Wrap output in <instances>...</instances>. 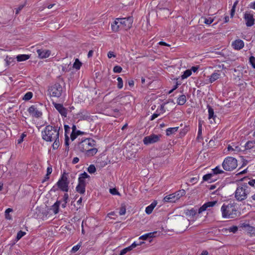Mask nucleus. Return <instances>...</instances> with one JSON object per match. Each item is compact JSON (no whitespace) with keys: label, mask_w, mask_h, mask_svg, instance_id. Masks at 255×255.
Segmentation results:
<instances>
[{"label":"nucleus","mask_w":255,"mask_h":255,"mask_svg":"<svg viewBox=\"0 0 255 255\" xmlns=\"http://www.w3.org/2000/svg\"><path fill=\"white\" fill-rule=\"evenodd\" d=\"M96 141L91 138H86L80 142L78 145V149L81 152H86L88 156H93L98 151L95 148Z\"/></svg>","instance_id":"1"},{"label":"nucleus","mask_w":255,"mask_h":255,"mask_svg":"<svg viewBox=\"0 0 255 255\" xmlns=\"http://www.w3.org/2000/svg\"><path fill=\"white\" fill-rule=\"evenodd\" d=\"M43 139L46 141H53L54 139L59 137V128L51 125L46 126L43 131H42Z\"/></svg>","instance_id":"2"},{"label":"nucleus","mask_w":255,"mask_h":255,"mask_svg":"<svg viewBox=\"0 0 255 255\" xmlns=\"http://www.w3.org/2000/svg\"><path fill=\"white\" fill-rule=\"evenodd\" d=\"M223 218H235L237 216V210L233 204H224L221 209Z\"/></svg>","instance_id":"3"},{"label":"nucleus","mask_w":255,"mask_h":255,"mask_svg":"<svg viewBox=\"0 0 255 255\" xmlns=\"http://www.w3.org/2000/svg\"><path fill=\"white\" fill-rule=\"evenodd\" d=\"M248 186L246 184L237 187L235 192V197L238 201H243L247 199L249 192Z\"/></svg>","instance_id":"4"},{"label":"nucleus","mask_w":255,"mask_h":255,"mask_svg":"<svg viewBox=\"0 0 255 255\" xmlns=\"http://www.w3.org/2000/svg\"><path fill=\"white\" fill-rule=\"evenodd\" d=\"M237 160L232 157L225 158L222 163L223 168L227 171H231L237 167Z\"/></svg>","instance_id":"5"},{"label":"nucleus","mask_w":255,"mask_h":255,"mask_svg":"<svg viewBox=\"0 0 255 255\" xmlns=\"http://www.w3.org/2000/svg\"><path fill=\"white\" fill-rule=\"evenodd\" d=\"M63 88L61 85L58 83H55L50 87L48 89V94L52 97L59 98L61 96Z\"/></svg>","instance_id":"6"},{"label":"nucleus","mask_w":255,"mask_h":255,"mask_svg":"<svg viewBox=\"0 0 255 255\" xmlns=\"http://www.w3.org/2000/svg\"><path fill=\"white\" fill-rule=\"evenodd\" d=\"M65 173L64 172L61 176L56 184L61 190L68 192L69 182L67 180V177L64 175Z\"/></svg>","instance_id":"7"},{"label":"nucleus","mask_w":255,"mask_h":255,"mask_svg":"<svg viewBox=\"0 0 255 255\" xmlns=\"http://www.w3.org/2000/svg\"><path fill=\"white\" fill-rule=\"evenodd\" d=\"M160 135L152 134L144 137L143 142L144 144L148 145L158 142L160 139Z\"/></svg>","instance_id":"8"},{"label":"nucleus","mask_w":255,"mask_h":255,"mask_svg":"<svg viewBox=\"0 0 255 255\" xmlns=\"http://www.w3.org/2000/svg\"><path fill=\"white\" fill-rule=\"evenodd\" d=\"M120 20L121 28L125 29L130 28L133 22L132 17L130 16L126 18H120Z\"/></svg>","instance_id":"9"},{"label":"nucleus","mask_w":255,"mask_h":255,"mask_svg":"<svg viewBox=\"0 0 255 255\" xmlns=\"http://www.w3.org/2000/svg\"><path fill=\"white\" fill-rule=\"evenodd\" d=\"M27 111L29 114L33 117L38 118L42 116V112L38 111L34 105L30 106Z\"/></svg>","instance_id":"10"},{"label":"nucleus","mask_w":255,"mask_h":255,"mask_svg":"<svg viewBox=\"0 0 255 255\" xmlns=\"http://www.w3.org/2000/svg\"><path fill=\"white\" fill-rule=\"evenodd\" d=\"M55 108L58 111L62 116L67 117V110L64 108L62 104L53 103Z\"/></svg>","instance_id":"11"},{"label":"nucleus","mask_w":255,"mask_h":255,"mask_svg":"<svg viewBox=\"0 0 255 255\" xmlns=\"http://www.w3.org/2000/svg\"><path fill=\"white\" fill-rule=\"evenodd\" d=\"M244 18L246 21V24L247 26H252L254 24L255 19L252 14L245 13L244 14Z\"/></svg>","instance_id":"12"},{"label":"nucleus","mask_w":255,"mask_h":255,"mask_svg":"<svg viewBox=\"0 0 255 255\" xmlns=\"http://www.w3.org/2000/svg\"><path fill=\"white\" fill-rule=\"evenodd\" d=\"M217 203V201L208 202L203 204L198 209V214H200L203 211L207 210L208 207H211L214 206Z\"/></svg>","instance_id":"13"},{"label":"nucleus","mask_w":255,"mask_h":255,"mask_svg":"<svg viewBox=\"0 0 255 255\" xmlns=\"http://www.w3.org/2000/svg\"><path fill=\"white\" fill-rule=\"evenodd\" d=\"M37 53L40 58H46L49 56L51 54L50 51L49 50L39 49L37 50Z\"/></svg>","instance_id":"14"},{"label":"nucleus","mask_w":255,"mask_h":255,"mask_svg":"<svg viewBox=\"0 0 255 255\" xmlns=\"http://www.w3.org/2000/svg\"><path fill=\"white\" fill-rule=\"evenodd\" d=\"M232 46L235 49L240 50L244 46V42L241 39H237L232 43Z\"/></svg>","instance_id":"15"},{"label":"nucleus","mask_w":255,"mask_h":255,"mask_svg":"<svg viewBox=\"0 0 255 255\" xmlns=\"http://www.w3.org/2000/svg\"><path fill=\"white\" fill-rule=\"evenodd\" d=\"M164 201L166 202H175L178 200L177 197H176L175 193L169 194L166 196L164 199Z\"/></svg>","instance_id":"16"},{"label":"nucleus","mask_w":255,"mask_h":255,"mask_svg":"<svg viewBox=\"0 0 255 255\" xmlns=\"http://www.w3.org/2000/svg\"><path fill=\"white\" fill-rule=\"evenodd\" d=\"M120 22V18H116L113 23L112 24L111 27L113 31L117 32L119 30L120 27L121 28Z\"/></svg>","instance_id":"17"},{"label":"nucleus","mask_w":255,"mask_h":255,"mask_svg":"<svg viewBox=\"0 0 255 255\" xmlns=\"http://www.w3.org/2000/svg\"><path fill=\"white\" fill-rule=\"evenodd\" d=\"M136 247V245L135 244V242H134L130 246L122 250L121 251L120 255H125L127 252L131 251L133 249L135 248Z\"/></svg>","instance_id":"18"},{"label":"nucleus","mask_w":255,"mask_h":255,"mask_svg":"<svg viewBox=\"0 0 255 255\" xmlns=\"http://www.w3.org/2000/svg\"><path fill=\"white\" fill-rule=\"evenodd\" d=\"M157 205L156 201H153L150 205L148 206L145 209V212L147 214H150L152 213L154 208Z\"/></svg>","instance_id":"19"},{"label":"nucleus","mask_w":255,"mask_h":255,"mask_svg":"<svg viewBox=\"0 0 255 255\" xmlns=\"http://www.w3.org/2000/svg\"><path fill=\"white\" fill-rule=\"evenodd\" d=\"M61 204V201H57L52 206L51 210H52L55 214L59 212V205Z\"/></svg>","instance_id":"20"},{"label":"nucleus","mask_w":255,"mask_h":255,"mask_svg":"<svg viewBox=\"0 0 255 255\" xmlns=\"http://www.w3.org/2000/svg\"><path fill=\"white\" fill-rule=\"evenodd\" d=\"M197 209L192 208L190 210H186L185 213L186 216H189L190 218H192L196 215V214H197Z\"/></svg>","instance_id":"21"},{"label":"nucleus","mask_w":255,"mask_h":255,"mask_svg":"<svg viewBox=\"0 0 255 255\" xmlns=\"http://www.w3.org/2000/svg\"><path fill=\"white\" fill-rule=\"evenodd\" d=\"M30 55L28 54H20L16 57L17 61L21 62L28 59L30 58Z\"/></svg>","instance_id":"22"},{"label":"nucleus","mask_w":255,"mask_h":255,"mask_svg":"<svg viewBox=\"0 0 255 255\" xmlns=\"http://www.w3.org/2000/svg\"><path fill=\"white\" fill-rule=\"evenodd\" d=\"M186 102V98L184 95H181L177 99V104L179 105H183Z\"/></svg>","instance_id":"23"},{"label":"nucleus","mask_w":255,"mask_h":255,"mask_svg":"<svg viewBox=\"0 0 255 255\" xmlns=\"http://www.w3.org/2000/svg\"><path fill=\"white\" fill-rule=\"evenodd\" d=\"M178 129V127L170 128L166 129V133L167 135H170L175 133Z\"/></svg>","instance_id":"24"},{"label":"nucleus","mask_w":255,"mask_h":255,"mask_svg":"<svg viewBox=\"0 0 255 255\" xmlns=\"http://www.w3.org/2000/svg\"><path fill=\"white\" fill-rule=\"evenodd\" d=\"M207 108L208 109V113H209V119H214L216 117V116H214V112L213 108L210 106V105L207 106Z\"/></svg>","instance_id":"25"},{"label":"nucleus","mask_w":255,"mask_h":255,"mask_svg":"<svg viewBox=\"0 0 255 255\" xmlns=\"http://www.w3.org/2000/svg\"><path fill=\"white\" fill-rule=\"evenodd\" d=\"M85 187L86 186L78 184L76 188V191L78 193L83 194L85 192Z\"/></svg>","instance_id":"26"},{"label":"nucleus","mask_w":255,"mask_h":255,"mask_svg":"<svg viewBox=\"0 0 255 255\" xmlns=\"http://www.w3.org/2000/svg\"><path fill=\"white\" fill-rule=\"evenodd\" d=\"M154 234H156V232H155L146 234L145 235H143L140 236L139 239L145 240L148 238H152V237L153 236V235Z\"/></svg>","instance_id":"27"},{"label":"nucleus","mask_w":255,"mask_h":255,"mask_svg":"<svg viewBox=\"0 0 255 255\" xmlns=\"http://www.w3.org/2000/svg\"><path fill=\"white\" fill-rule=\"evenodd\" d=\"M192 74L191 70L187 69L183 72V74L181 75V78L182 80L185 79L189 77Z\"/></svg>","instance_id":"28"},{"label":"nucleus","mask_w":255,"mask_h":255,"mask_svg":"<svg viewBox=\"0 0 255 255\" xmlns=\"http://www.w3.org/2000/svg\"><path fill=\"white\" fill-rule=\"evenodd\" d=\"M213 176H214V175L212 173L207 174L203 176V181H210V182H212L214 180L212 179Z\"/></svg>","instance_id":"29"},{"label":"nucleus","mask_w":255,"mask_h":255,"mask_svg":"<svg viewBox=\"0 0 255 255\" xmlns=\"http://www.w3.org/2000/svg\"><path fill=\"white\" fill-rule=\"evenodd\" d=\"M220 75L217 73H213L210 78V81L211 83H213L216 80L218 79L219 78Z\"/></svg>","instance_id":"30"},{"label":"nucleus","mask_w":255,"mask_h":255,"mask_svg":"<svg viewBox=\"0 0 255 255\" xmlns=\"http://www.w3.org/2000/svg\"><path fill=\"white\" fill-rule=\"evenodd\" d=\"M228 151H235L236 152H240L242 151L243 150L241 149V148L239 146H235L234 147H233L231 145H229L228 146Z\"/></svg>","instance_id":"31"},{"label":"nucleus","mask_w":255,"mask_h":255,"mask_svg":"<svg viewBox=\"0 0 255 255\" xmlns=\"http://www.w3.org/2000/svg\"><path fill=\"white\" fill-rule=\"evenodd\" d=\"M175 194L176 197H177V199H179L181 197L185 195L186 192L185 190L182 189L180 190L177 192H175Z\"/></svg>","instance_id":"32"},{"label":"nucleus","mask_w":255,"mask_h":255,"mask_svg":"<svg viewBox=\"0 0 255 255\" xmlns=\"http://www.w3.org/2000/svg\"><path fill=\"white\" fill-rule=\"evenodd\" d=\"M80 117L82 120H87L90 119V115L87 112H82L80 113Z\"/></svg>","instance_id":"33"},{"label":"nucleus","mask_w":255,"mask_h":255,"mask_svg":"<svg viewBox=\"0 0 255 255\" xmlns=\"http://www.w3.org/2000/svg\"><path fill=\"white\" fill-rule=\"evenodd\" d=\"M201 18L204 20V23L208 25L212 23L214 21V19L211 17H202Z\"/></svg>","instance_id":"34"},{"label":"nucleus","mask_w":255,"mask_h":255,"mask_svg":"<svg viewBox=\"0 0 255 255\" xmlns=\"http://www.w3.org/2000/svg\"><path fill=\"white\" fill-rule=\"evenodd\" d=\"M248 233L250 234L251 236H255V228L251 226L249 227V228L246 231Z\"/></svg>","instance_id":"35"},{"label":"nucleus","mask_w":255,"mask_h":255,"mask_svg":"<svg viewBox=\"0 0 255 255\" xmlns=\"http://www.w3.org/2000/svg\"><path fill=\"white\" fill-rule=\"evenodd\" d=\"M12 209L11 208H7L5 211V217L7 220L11 219V217L9 215V213L12 212Z\"/></svg>","instance_id":"36"},{"label":"nucleus","mask_w":255,"mask_h":255,"mask_svg":"<svg viewBox=\"0 0 255 255\" xmlns=\"http://www.w3.org/2000/svg\"><path fill=\"white\" fill-rule=\"evenodd\" d=\"M212 171H213L212 174H213V175L218 174L222 173L224 172V171L220 169L219 166H217L215 168L213 169Z\"/></svg>","instance_id":"37"},{"label":"nucleus","mask_w":255,"mask_h":255,"mask_svg":"<svg viewBox=\"0 0 255 255\" xmlns=\"http://www.w3.org/2000/svg\"><path fill=\"white\" fill-rule=\"evenodd\" d=\"M253 142L252 141H248L245 145V149H250L254 147Z\"/></svg>","instance_id":"38"},{"label":"nucleus","mask_w":255,"mask_h":255,"mask_svg":"<svg viewBox=\"0 0 255 255\" xmlns=\"http://www.w3.org/2000/svg\"><path fill=\"white\" fill-rule=\"evenodd\" d=\"M54 143L52 144V148L53 149H56L59 146V138L54 139Z\"/></svg>","instance_id":"39"},{"label":"nucleus","mask_w":255,"mask_h":255,"mask_svg":"<svg viewBox=\"0 0 255 255\" xmlns=\"http://www.w3.org/2000/svg\"><path fill=\"white\" fill-rule=\"evenodd\" d=\"M32 93L30 92L26 93L25 95L24 96V97L23 98V99L25 101H28L31 99L32 97Z\"/></svg>","instance_id":"40"},{"label":"nucleus","mask_w":255,"mask_h":255,"mask_svg":"<svg viewBox=\"0 0 255 255\" xmlns=\"http://www.w3.org/2000/svg\"><path fill=\"white\" fill-rule=\"evenodd\" d=\"M15 58L14 57H11L8 56H7L5 60L6 62V64H10L11 63H13L15 62Z\"/></svg>","instance_id":"41"},{"label":"nucleus","mask_w":255,"mask_h":255,"mask_svg":"<svg viewBox=\"0 0 255 255\" xmlns=\"http://www.w3.org/2000/svg\"><path fill=\"white\" fill-rule=\"evenodd\" d=\"M96 169L94 165L91 164L88 168V171L90 173H94L95 172Z\"/></svg>","instance_id":"42"},{"label":"nucleus","mask_w":255,"mask_h":255,"mask_svg":"<svg viewBox=\"0 0 255 255\" xmlns=\"http://www.w3.org/2000/svg\"><path fill=\"white\" fill-rule=\"evenodd\" d=\"M126 206L125 205H122V206L120 208L119 214L120 215H124L126 214Z\"/></svg>","instance_id":"43"},{"label":"nucleus","mask_w":255,"mask_h":255,"mask_svg":"<svg viewBox=\"0 0 255 255\" xmlns=\"http://www.w3.org/2000/svg\"><path fill=\"white\" fill-rule=\"evenodd\" d=\"M202 125L200 124H199V127H198V136H197L198 139L202 138Z\"/></svg>","instance_id":"44"},{"label":"nucleus","mask_w":255,"mask_h":255,"mask_svg":"<svg viewBox=\"0 0 255 255\" xmlns=\"http://www.w3.org/2000/svg\"><path fill=\"white\" fill-rule=\"evenodd\" d=\"M117 80H118V87L119 89H121L123 87V80L121 77H118L117 79Z\"/></svg>","instance_id":"45"},{"label":"nucleus","mask_w":255,"mask_h":255,"mask_svg":"<svg viewBox=\"0 0 255 255\" xmlns=\"http://www.w3.org/2000/svg\"><path fill=\"white\" fill-rule=\"evenodd\" d=\"M25 235V233L24 232H22L21 231H19L17 234L16 239L17 240L21 239L23 236Z\"/></svg>","instance_id":"46"},{"label":"nucleus","mask_w":255,"mask_h":255,"mask_svg":"<svg viewBox=\"0 0 255 255\" xmlns=\"http://www.w3.org/2000/svg\"><path fill=\"white\" fill-rule=\"evenodd\" d=\"M122 70V68L121 66H116L114 67L113 69V71L115 73H120Z\"/></svg>","instance_id":"47"},{"label":"nucleus","mask_w":255,"mask_h":255,"mask_svg":"<svg viewBox=\"0 0 255 255\" xmlns=\"http://www.w3.org/2000/svg\"><path fill=\"white\" fill-rule=\"evenodd\" d=\"M80 247H81V245L79 244L77 245L76 246H74L72 249V251H71L72 253H76L79 249Z\"/></svg>","instance_id":"48"},{"label":"nucleus","mask_w":255,"mask_h":255,"mask_svg":"<svg viewBox=\"0 0 255 255\" xmlns=\"http://www.w3.org/2000/svg\"><path fill=\"white\" fill-rule=\"evenodd\" d=\"M110 192L112 195H120L119 192L116 188L110 189Z\"/></svg>","instance_id":"49"},{"label":"nucleus","mask_w":255,"mask_h":255,"mask_svg":"<svg viewBox=\"0 0 255 255\" xmlns=\"http://www.w3.org/2000/svg\"><path fill=\"white\" fill-rule=\"evenodd\" d=\"M78 184L86 186V181L85 179H82L79 177L78 178Z\"/></svg>","instance_id":"50"},{"label":"nucleus","mask_w":255,"mask_h":255,"mask_svg":"<svg viewBox=\"0 0 255 255\" xmlns=\"http://www.w3.org/2000/svg\"><path fill=\"white\" fill-rule=\"evenodd\" d=\"M79 177L86 179V178H89L90 176L86 172H84V173L80 174Z\"/></svg>","instance_id":"51"},{"label":"nucleus","mask_w":255,"mask_h":255,"mask_svg":"<svg viewBox=\"0 0 255 255\" xmlns=\"http://www.w3.org/2000/svg\"><path fill=\"white\" fill-rule=\"evenodd\" d=\"M26 136V134H25L24 133H23L20 138L17 140V144H20L21 143L23 140V138Z\"/></svg>","instance_id":"52"},{"label":"nucleus","mask_w":255,"mask_h":255,"mask_svg":"<svg viewBox=\"0 0 255 255\" xmlns=\"http://www.w3.org/2000/svg\"><path fill=\"white\" fill-rule=\"evenodd\" d=\"M229 231L231 232L235 233L238 231V227L237 226L231 227L230 228Z\"/></svg>","instance_id":"53"},{"label":"nucleus","mask_w":255,"mask_h":255,"mask_svg":"<svg viewBox=\"0 0 255 255\" xmlns=\"http://www.w3.org/2000/svg\"><path fill=\"white\" fill-rule=\"evenodd\" d=\"M81 65H72V66L70 68V69H75L76 70H79L80 69Z\"/></svg>","instance_id":"54"},{"label":"nucleus","mask_w":255,"mask_h":255,"mask_svg":"<svg viewBox=\"0 0 255 255\" xmlns=\"http://www.w3.org/2000/svg\"><path fill=\"white\" fill-rule=\"evenodd\" d=\"M23 7H24L23 5H19L18 6V7L17 8H16L15 10V14H18L19 13V12L20 11V10L23 8Z\"/></svg>","instance_id":"55"},{"label":"nucleus","mask_w":255,"mask_h":255,"mask_svg":"<svg viewBox=\"0 0 255 255\" xmlns=\"http://www.w3.org/2000/svg\"><path fill=\"white\" fill-rule=\"evenodd\" d=\"M64 129H65V135H67V133L70 131V127L68 125H64Z\"/></svg>","instance_id":"56"},{"label":"nucleus","mask_w":255,"mask_h":255,"mask_svg":"<svg viewBox=\"0 0 255 255\" xmlns=\"http://www.w3.org/2000/svg\"><path fill=\"white\" fill-rule=\"evenodd\" d=\"M69 137L67 135H65V145L68 147L69 146ZM69 149V147H67V150Z\"/></svg>","instance_id":"57"},{"label":"nucleus","mask_w":255,"mask_h":255,"mask_svg":"<svg viewBox=\"0 0 255 255\" xmlns=\"http://www.w3.org/2000/svg\"><path fill=\"white\" fill-rule=\"evenodd\" d=\"M77 135L75 132H72V133L70 135V137H71V139L72 141H73L77 137Z\"/></svg>","instance_id":"58"},{"label":"nucleus","mask_w":255,"mask_h":255,"mask_svg":"<svg viewBox=\"0 0 255 255\" xmlns=\"http://www.w3.org/2000/svg\"><path fill=\"white\" fill-rule=\"evenodd\" d=\"M69 196L67 193H65L63 198V201L67 203Z\"/></svg>","instance_id":"59"},{"label":"nucleus","mask_w":255,"mask_h":255,"mask_svg":"<svg viewBox=\"0 0 255 255\" xmlns=\"http://www.w3.org/2000/svg\"><path fill=\"white\" fill-rule=\"evenodd\" d=\"M108 57L109 58H111L112 57H116V55H115L114 53L112 51H110L109 52V53H108Z\"/></svg>","instance_id":"60"},{"label":"nucleus","mask_w":255,"mask_h":255,"mask_svg":"<svg viewBox=\"0 0 255 255\" xmlns=\"http://www.w3.org/2000/svg\"><path fill=\"white\" fill-rule=\"evenodd\" d=\"M52 168L51 166H48L47 168V175H49L52 173Z\"/></svg>","instance_id":"61"},{"label":"nucleus","mask_w":255,"mask_h":255,"mask_svg":"<svg viewBox=\"0 0 255 255\" xmlns=\"http://www.w3.org/2000/svg\"><path fill=\"white\" fill-rule=\"evenodd\" d=\"M250 64H255V57L251 56L249 59Z\"/></svg>","instance_id":"62"},{"label":"nucleus","mask_w":255,"mask_h":255,"mask_svg":"<svg viewBox=\"0 0 255 255\" xmlns=\"http://www.w3.org/2000/svg\"><path fill=\"white\" fill-rule=\"evenodd\" d=\"M79 161V158L77 157H74L73 159V160H72V163L75 164L77 163H78Z\"/></svg>","instance_id":"63"},{"label":"nucleus","mask_w":255,"mask_h":255,"mask_svg":"<svg viewBox=\"0 0 255 255\" xmlns=\"http://www.w3.org/2000/svg\"><path fill=\"white\" fill-rule=\"evenodd\" d=\"M248 184L251 186H254L255 184V179L251 180L249 181Z\"/></svg>","instance_id":"64"}]
</instances>
